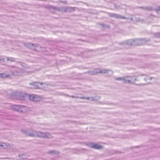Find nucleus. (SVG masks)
Returning <instances> with one entry per match:
<instances>
[{"instance_id":"1","label":"nucleus","mask_w":160,"mask_h":160,"mask_svg":"<svg viewBox=\"0 0 160 160\" xmlns=\"http://www.w3.org/2000/svg\"><path fill=\"white\" fill-rule=\"evenodd\" d=\"M27 135L32 137H38L44 138H50L51 137V134L49 133L42 132L36 131H32V132H28Z\"/></svg>"},{"instance_id":"2","label":"nucleus","mask_w":160,"mask_h":160,"mask_svg":"<svg viewBox=\"0 0 160 160\" xmlns=\"http://www.w3.org/2000/svg\"><path fill=\"white\" fill-rule=\"evenodd\" d=\"M47 8L49 9H53L55 11L65 12H71L75 11L74 8L71 7H57L49 5L47 6Z\"/></svg>"},{"instance_id":"3","label":"nucleus","mask_w":160,"mask_h":160,"mask_svg":"<svg viewBox=\"0 0 160 160\" xmlns=\"http://www.w3.org/2000/svg\"><path fill=\"white\" fill-rule=\"evenodd\" d=\"M88 73L91 75H95L98 73H102L103 74L106 73L107 74H108V76H110L113 73L112 71L107 69H103L99 71H98L97 70L89 71L88 72Z\"/></svg>"},{"instance_id":"4","label":"nucleus","mask_w":160,"mask_h":160,"mask_svg":"<svg viewBox=\"0 0 160 160\" xmlns=\"http://www.w3.org/2000/svg\"><path fill=\"white\" fill-rule=\"evenodd\" d=\"M12 108L16 111L21 112H26L27 108L23 105H13L12 106Z\"/></svg>"},{"instance_id":"5","label":"nucleus","mask_w":160,"mask_h":160,"mask_svg":"<svg viewBox=\"0 0 160 160\" xmlns=\"http://www.w3.org/2000/svg\"><path fill=\"white\" fill-rule=\"evenodd\" d=\"M149 41V39L146 38L138 39H134V45H140L147 42Z\"/></svg>"},{"instance_id":"6","label":"nucleus","mask_w":160,"mask_h":160,"mask_svg":"<svg viewBox=\"0 0 160 160\" xmlns=\"http://www.w3.org/2000/svg\"><path fill=\"white\" fill-rule=\"evenodd\" d=\"M129 77H126L122 78H116L115 79L117 80H120L122 81L123 82L125 83H128L131 84L132 83L131 80L129 79Z\"/></svg>"},{"instance_id":"7","label":"nucleus","mask_w":160,"mask_h":160,"mask_svg":"<svg viewBox=\"0 0 160 160\" xmlns=\"http://www.w3.org/2000/svg\"><path fill=\"white\" fill-rule=\"evenodd\" d=\"M29 98L30 100L34 102H39L41 100L40 97L36 95H29Z\"/></svg>"},{"instance_id":"8","label":"nucleus","mask_w":160,"mask_h":160,"mask_svg":"<svg viewBox=\"0 0 160 160\" xmlns=\"http://www.w3.org/2000/svg\"><path fill=\"white\" fill-rule=\"evenodd\" d=\"M29 84L33 85V88L36 89H41L43 88L42 86L43 84L42 83L35 82H34L30 83Z\"/></svg>"},{"instance_id":"9","label":"nucleus","mask_w":160,"mask_h":160,"mask_svg":"<svg viewBox=\"0 0 160 160\" xmlns=\"http://www.w3.org/2000/svg\"><path fill=\"white\" fill-rule=\"evenodd\" d=\"M108 15L110 17H113L116 18L126 19L125 17L117 14L108 13Z\"/></svg>"},{"instance_id":"10","label":"nucleus","mask_w":160,"mask_h":160,"mask_svg":"<svg viewBox=\"0 0 160 160\" xmlns=\"http://www.w3.org/2000/svg\"><path fill=\"white\" fill-rule=\"evenodd\" d=\"M12 75L15 76H19L21 75V70L17 68H15L13 70L11 71Z\"/></svg>"},{"instance_id":"11","label":"nucleus","mask_w":160,"mask_h":160,"mask_svg":"<svg viewBox=\"0 0 160 160\" xmlns=\"http://www.w3.org/2000/svg\"><path fill=\"white\" fill-rule=\"evenodd\" d=\"M90 147L96 149H100L102 148V146L96 143H91L89 144Z\"/></svg>"},{"instance_id":"12","label":"nucleus","mask_w":160,"mask_h":160,"mask_svg":"<svg viewBox=\"0 0 160 160\" xmlns=\"http://www.w3.org/2000/svg\"><path fill=\"white\" fill-rule=\"evenodd\" d=\"M29 95L23 92H21L19 94V97L22 100H23L27 97H29Z\"/></svg>"},{"instance_id":"13","label":"nucleus","mask_w":160,"mask_h":160,"mask_svg":"<svg viewBox=\"0 0 160 160\" xmlns=\"http://www.w3.org/2000/svg\"><path fill=\"white\" fill-rule=\"evenodd\" d=\"M2 59L3 61H4L5 60H6L7 61H10L11 62H15L16 61V59L12 57H7L5 58H3Z\"/></svg>"},{"instance_id":"14","label":"nucleus","mask_w":160,"mask_h":160,"mask_svg":"<svg viewBox=\"0 0 160 160\" xmlns=\"http://www.w3.org/2000/svg\"><path fill=\"white\" fill-rule=\"evenodd\" d=\"M134 39H130L128 40L126 42V43L129 45H134Z\"/></svg>"},{"instance_id":"15","label":"nucleus","mask_w":160,"mask_h":160,"mask_svg":"<svg viewBox=\"0 0 160 160\" xmlns=\"http://www.w3.org/2000/svg\"><path fill=\"white\" fill-rule=\"evenodd\" d=\"M10 76V74H6L5 73H0V77L2 78H8Z\"/></svg>"},{"instance_id":"16","label":"nucleus","mask_w":160,"mask_h":160,"mask_svg":"<svg viewBox=\"0 0 160 160\" xmlns=\"http://www.w3.org/2000/svg\"><path fill=\"white\" fill-rule=\"evenodd\" d=\"M99 98L98 97H87V99H89L91 101H97L98 99H99Z\"/></svg>"},{"instance_id":"17","label":"nucleus","mask_w":160,"mask_h":160,"mask_svg":"<svg viewBox=\"0 0 160 160\" xmlns=\"http://www.w3.org/2000/svg\"><path fill=\"white\" fill-rule=\"evenodd\" d=\"M49 153L52 154V155H55L58 156V154L59 153V152L58 151H56L54 150H51L49 151L48 152Z\"/></svg>"},{"instance_id":"18","label":"nucleus","mask_w":160,"mask_h":160,"mask_svg":"<svg viewBox=\"0 0 160 160\" xmlns=\"http://www.w3.org/2000/svg\"><path fill=\"white\" fill-rule=\"evenodd\" d=\"M24 45L26 47L29 48H32V47L34 45L33 44H31L30 43H25L24 44Z\"/></svg>"},{"instance_id":"19","label":"nucleus","mask_w":160,"mask_h":160,"mask_svg":"<svg viewBox=\"0 0 160 160\" xmlns=\"http://www.w3.org/2000/svg\"><path fill=\"white\" fill-rule=\"evenodd\" d=\"M142 8H143V10L147 11H150L152 10V7L150 6L142 7Z\"/></svg>"},{"instance_id":"20","label":"nucleus","mask_w":160,"mask_h":160,"mask_svg":"<svg viewBox=\"0 0 160 160\" xmlns=\"http://www.w3.org/2000/svg\"><path fill=\"white\" fill-rule=\"evenodd\" d=\"M18 156L19 158H21L23 159L26 158L27 157V155L26 154H19V155Z\"/></svg>"},{"instance_id":"21","label":"nucleus","mask_w":160,"mask_h":160,"mask_svg":"<svg viewBox=\"0 0 160 160\" xmlns=\"http://www.w3.org/2000/svg\"><path fill=\"white\" fill-rule=\"evenodd\" d=\"M136 20L137 22H141L142 23L144 22L145 21L144 20L141 18H137L136 19Z\"/></svg>"},{"instance_id":"22","label":"nucleus","mask_w":160,"mask_h":160,"mask_svg":"<svg viewBox=\"0 0 160 160\" xmlns=\"http://www.w3.org/2000/svg\"><path fill=\"white\" fill-rule=\"evenodd\" d=\"M101 25L102 27V28H109V26L108 25H106L102 23L101 24Z\"/></svg>"},{"instance_id":"23","label":"nucleus","mask_w":160,"mask_h":160,"mask_svg":"<svg viewBox=\"0 0 160 160\" xmlns=\"http://www.w3.org/2000/svg\"><path fill=\"white\" fill-rule=\"evenodd\" d=\"M6 146V147H4L3 148H8V146L7 145H6V143H3L2 144H1L0 143V146L1 147H2L3 146Z\"/></svg>"},{"instance_id":"24","label":"nucleus","mask_w":160,"mask_h":160,"mask_svg":"<svg viewBox=\"0 0 160 160\" xmlns=\"http://www.w3.org/2000/svg\"><path fill=\"white\" fill-rule=\"evenodd\" d=\"M156 11L158 13H160V7H159L156 8Z\"/></svg>"},{"instance_id":"25","label":"nucleus","mask_w":160,"mask_h":160,"mask_svg":"<svg viewBox=\"0 0 160 160\" xmlns=\"http://www.w3.org/2000/svg\"><path fill=\"white\" fill-rule=\"evenodd\" d=\"M22 132L23 133L27 135L28 134V132L27 131H26L25 130H22Z\"/></svg>"},{"instance_id":"26","label":"nucleus","mask_w":160,"mask_h":160,"mask_svg":"<svg viewBox=\"0 0 160 160\" xmlns=\"http://www.w3.org/2000/svg\"><path fill=\"white\" fill-rule=\"evenodd\" d=\"M155 36L156 37L160 38V33H158L156 34Z\"/></svg>"},{"instance_id":"27","label":"nucleus","mask_w":160,"mask_h":160,"mask_svg":"<svg viewBox=\"0 0 160 160\" xmlns=\"http://www.w3.org/2000/svg\"><path fill=\"white\" fill-rule=\"evenodd\" d=\"M71 97L72 98H75V96H71Z\"/></svg>"},{"instance_id":"28","label":"nucleus","mask_w":160,"mask_h":160,"mask_svg":"<svg viewBox=\"0 0 160 160\" xmlns=\"http://www.w3.org/2000/svg\"><path fill=\"white\" fill-rule=\"evenodd\" d=\"M150 79H152V78H150Z\"/></svg>"}]
</instances>
